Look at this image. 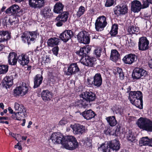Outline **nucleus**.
<instances>
[{
    "label": "nucleus",
    "mask_w": 152,
    "mask_h": 152,
    "mask_svg": "<svg viewBox=\"0 0 152 152\" xmlns=\"http://www.w3.org/2000/svg\"><path fill=\"white\" fill-rule=\"evenodd\" d=\"M38 34L37 31H26L22 33L21 38L23 42L29 45L35 42Z\"/></svg>",
    "instance_id": "nucleus-1"
},
{
    "label": "nucleus",
    "mask_w": 152,
    "mask_h": 152,
    "mask_svg": "<svg viewBox=\"0 0 152 152\" xmlns=\"http://www.w3.org/2000/svg\"><path fill=\"white\" fill-rule=\"evenodd\" d=\"M138 126L148 132H152V121L146 118L141 117L136 123Z\"/></svg>",
    "instance_id": "nucleus-2"
},
{
    "label": "nucleus",
    "mask_w": 152,
    "mask_h": 152,
    "mask_svg": "<svg viewBox=\"0 0 152 152\" xmlns=\"http://www.w3.org/2000/svg\"><path fill=\"white\" fill-rule=\"evenodd\" d=\"M28 88L26 83H22L21 85L16 87L14 90L13 95L15 97L19 96L20 95L21 96H23L28 93Z\"/></svg>",
    "instance_id": "nucleus-3"
},
{
    "label": "nucleus",
    "mask_w": 152,
    "mask_h": 152,
    "mask_svg": "<svg viewBox=\"0 0 152 152\" xmlns=\"http://www.w3.org/2000/svg\"><path fill=\"white\" fill-rule=\"evenodd\" d=\"M107 18L104 15L98 17L96 20L95 28L97 31H102L107 24Z\"/></svg>",
    "instance_id": "nucleus-4"
},
{
    "label": "nucleus",
    "mask_w": 152,
    "mask_h": 152,
    "mask_svg": "<svg viewBox=\"0 0 152 152\" xmlns=\"http://www.w3.org/2000/svg\"><path fill=\"white\" fill-rule=\"evenodd\" d=\"M147 75V72L142 67H136L133 71L132 76L133 80H138L140 78L143 79Z\"/></svg>",
    "instance_id": "nucleus-5"
},
{
    "label": "nucleus",
    "mask_w": 152,
    "mask_h": 152,
    "mask_svg": "<svg viewBox=\"0 0 152 152\" xmlns=\"http://www.w3.org/2000/svg\"><path fill=\"white\" fill-rule=\"evenodd\" d=\"M14 108L15 111H18L17 113L19 121L21 120L22 119L27 116L26 109L23 105L20 104L17 102H15Z\"/></svg>",
    "instance_id": "nucleus-6"
},
{
    "label": "nucleus",
    "mask_w": 152,
    "mask_h": 152,
    "mask_svg": "<svg viewBox=\"0 0 152 152\" xmlns=\"http://www.w3.org/2000/svg\"><path fill=\"white\" fill-rule=\"evenodd\" d=\"M77 38L79 42L88 44L90 42V35L86 31H81L77 35Z\"/></svg>",
    "instance_id": "nucleus-7"
},
{
    "label": "nucleus",
    "mask_w": 152,
    "mask_h": 152,
    "mask_svg": "<svg viewBox=\"0 0 152 152\" xmlns=\"http://www.w3.org/2000/svg\"><path fill=\"white\" fill-rule=\"evenodd\" d=\"M81 96L89 106L91 105V102L95 100L96 97L94 93L90 91H85L81 94Z\"/></svg>",
    "instance_id": "nucleus-8"
},
{
    "label": "nucleus",
    "mask_w": 152,
    "mask_h": 152,
    "mask_svg": "<svg viewBox=\"0 0 152 152\" xmlns=\"http://www.w3.org/2000/svg\"><path fill=\"white\" fill-rule=\"evenodd\" d=\"M149 42L147 38L142 37L139 38L138 44L139 50L145 51L147 50L149 48Z\"/></svg>",
    "instance_id": "nucleus-9"
},
{
    "label": "nucleus",
    "mask_w": 152,
    "mask_h": 152,
    "mask_svg": "<svg viewBox=\"0 0 152 152\" xmlns=\"http://www.w3.org/2000/svg\"><path fill=\"white\" fill-rule=\"evenodd\" d=\"M74 36L73 32L70 30H66L60 34L59 37L64 42H66Z\"/></svg>",
    "instance_id": "nucleus-10"
},
{
    "label": "nucleus",
    "mask_w": 152,
    "mask_h": 152,
    "mask_svg": "<svg viewBox=\"0 0 152 152\" xmlns=\"http://www.w3.org/2000/svg\"><path fill=\"white\" fill-rule=\"evenodd\" d=\"M91 47L89 45H86L80 48L79 50L77 51L76 53L81 57V59L84 58L85 56L89 55L91 51Z\"/></svg>",
    "instance_id": "nucleus-11"
},
{
    "label": "nucleus",
    "mask_w": 152,
    "mask_h": 152,
    "mask_svg": "<svg viewBox=\"0 0 152 152\" xmlns=\"http://www.w3.org/2000/svg\"><path fill=\"white\" fill-rule=\"evenodd\" d=\"M64 137V136L61 133L55 132L52 134L50 139L54 144H61L62 145Z\"/></svg>",
    "instance_id": "nucleus-12"
},
{
    "label": "nucleus",
    "mask_w": 152,
    "mask_h": 152,
    "mask_svg": "<svg viewBox=\"0 0 152 152\" xmlns=\"http://www.w3.org/2000/svg\"><path fill=\"white\" fill-rule=\"evenodd\" d=\"M128 7L125 4H121L117 6L114 9L115 15H124L128 12Z\"/></svg>",
    "instance_id": "nucleus-13"
},
{
    "label": "nucleus",
    "mask_w": 152,
    "mask_h": 152,
    "mask_svg": "<svg viewBox=\"0 0 152 152\" xmlns=\"http://www.w3.org/2000/svg\"><path fill=\"white\" fill-rule=\"evenodd\" d=\"M134 92H136L134 94L136 99L135 100H136L137 103L138 102V104H135V106L137 108L142 109L143 108L142 94L141 91H134Z\"/></svg>",
    "instance_id": "nucleus-14"
},
{
    "label": "nucleus",
    "mask_w": 152,
    "mask_h": 152,
    "mask_svg": "<svg viewBox=\"0 0 152 152\" xmlns=\"http://www.w3.org/2000/svg\"><path fill=\"white\" fill-rule=\"evenodd\" d=\"M108 142L109 146L112 152L118 151L120 149L121 144L118 139H115Z\"/></svg>",
    "instance_id": "nucleus-15"
},
{
    "label": "nucleus",
    "mask_w": 152,
    "mask_h": 152,
    "mask_svg": "<svg viewBox=\"0 0 152 152\" xmlns=\"http://www.w3.org/2000/svg\"><path fill=\"white\" fill-rule=\"evenodd\" d=\"M84 65L88 66H92L94 64L95 61H96V58L94 57H91L89 55H87L84 57V58L81 59Z\"/></svg>",
    "instance_id": "nucleus-16"
},
{
    "label": "nucleus",
    "mask_w": 152,
    "mask_h": 152,
    "mask_svg": "<svg viewBox=\"0 0 152 152\" xmlns=\"http://www.w3.org/2000/svg\"><path fill=\"white\" fill-rule=\"evenodd\" d=\"M45 0H29V6L34 8H40L45 5Z\"/></svg>",
    "instance_id": "nucleus-17"
},
{
    "label": "nucleus",
    "mask_w": 152,
    "mask_h": 152,
    "mask_svg": "<svg viewBox=\"0 0 152 152\" xmlns=\"http://www.w3.org/2000/svg\"><path fill=\"white\" fill-rule=\"evenodd\" d=\"M29 55L28 53H22L18 56V61L20 65L24 66L28 64L29 62Z\"/></svg>",
    "instance_id": "nucleus-18"
},
{
    "label": "nucleus",
    "mask_w": 152,
    "mask_h": 152,
    "mask_svg": "<svg viewBox=\"0 0 152 152\" xmlns=\"http://www.w3.org/2000/svg\"><path fill=\"white\" fill-rule=\"evenodd\" d=\"M142 9L141 2L137 0H134L131 2V10L134 13H138Z\"/></svg>",
    "instance_id": "nucleus-19"
},
{
    "label": "nucleus",
    "mask_w": 152,
    "mask_h": 152,
    "mask_svg": "<svg viewBox=\"0 0 152 152\" xmlns=\"http://www.w3.org/2000/svg\"><path fill=\"white\" fill-rule=\"evenodd\" d=\"M72 129L75 134H81L85 131V127L78 124H74Z\"/></svg>",
    "instance_id": "nucleus-20"
},
{
    "label": "nucleus",
    "mask_w": 152,
    "mask_h": 152,
    "mask_svg": "<svg viewBox=\"0 0 152 152\" xmlns=\"http://www.w3.org/2000/svg\"><path fill=\"white\" fill-rule=\"evenodd\" d=\"M135 58H137V56L135 55L130 53L125 56L122 60L125 64H131L135 61Z\"/></svg>",
    "instance_id": "nucleus-21"
},
{
    "label": "nucleus",
    "mask_w": 152,
    "mask_h": 152,
    "mask_svg": "<svg viewBox=\"0 0 152 152\" xmlns=\"http://www.w3.org/2000/svg\"><path fill=\"white\" fill-rule=\"evenodd\" d=\"M17 54L15 52H10L8 56V62L10 65L14 66L16 64L18 61V58H17Z\"/></svg>",
    "instance_id": "nucleus-22"
},
{
    "label": "nucleus",
    "mask_w": 152,
    "mask_h": 152,
    "mask_svg": "<svg viewBox=\"0 0 152 152\" xmlns=\"http://www.w3.org/2000/svg\"><path fill=\"white\" fill-rule=\"evenodd\" d=\"M81 114L84 118L87 120H91L96 115V114L91 109L86 110Z\"/></svg>",
    "instance_id": "nucleus-23"
},
{
    "label": "nucleus",
    "mask_w": 152,
    "mask_h": 152,
    "mask_svg": "<svg viewBox=\"0 0 152 152\" xmlns=\"http://www.w3.org/2000/svg\"><path fill=\"white\" fill-rule=\"evenodd\" d=\"M94 86L96 88L100 87L102 83V79L100 73H96L93 77Z\"/></svg>",
    "instance_id": "nucleus-24"
},
{
    "label": "nucleus",
    "mask_w": 152,
    "mask_h": 152,
    "mask_svg": "<svg viewBox=\"0 0 152 152\" xmlns=\"http://www.w3.org/2000/svg\"><path fill=\"white\" fill-rule=\"evenodd\" d=\"M11 32L8 31H0V42H7L11 37Z\"/></svg>",
    "instance_id": "nucleus-25"
},
{
    "label": "nucleus",
    "mask_w": 152,
    "mask_h": 152,
    "mask_svg": "<svg viewBox=\"0 0 152 152\" xmlns=\"http://www.w3.org/2000/svg\"><path fill=\"white\" fill-rule=\"evenodd\" d=\"M86 100L83 99L76 100L75 102L71 103V105L75 106L77 108H81L82 107L85 108L86 107L89 106L87 104Z\"/></svg>",
    "instance_id": "nucleus-26"
},
{
    "label": "nucleus",
    "mask_w": 152,
    "mask_h": 152,
    "mask_svg": "<svg viewBox=\"0 0 152 152\" xmlns=\"http://www.w3.org/2000/svg\"><path fill=\"white\" fill-rule=\"evenodd\" d=\"M43 79L42 74V75L38 74L36 75L34 78L33 88H35L39 87L42 83Z\"/></svg>",
    "instance_id": "nucleus-27"
},
{
    "label": "nucleus",
    "mask_w": 152,
    "mask_h": 152,
    "mask_svg": "<svg viewBox=\"0 0 152 152\" xmlns=\"http://www.w3.org/2000/svg\"><path fill=\"white\" fill-rule=\"evenodd\" d=\"M41 94L42 99L45 101L50 100L53 95V93L48 90H43Z\"/></svg>",
    "instance_id": "nucleus-28"
},
{
    "label": "nucleus",
    "mask_w": 152,
    "mask_h": 152,
    "mask_svg": "<svg viewBox=\"0 0 152 152\" xmlns=\"http://www.w3.org/2000/svg\"><path fill=\"white\" fill-rule=\"evenodd\" d=\"M1 84L3 87L6 88H10L13 84V81L12 78L9 76H6L2 80Z\"/></svg>",
    "instance_id": "nucleus-29"
},
{
    "label": "nucleus",
    "mask_w": 152,
    "mask_h": 152,
    "mask_svg": "<svg viewBox=\"0 0 152 152\" xmlns=\"http://www.w3.org/2000/svg\"><path fill=\"white\" fill-rule=\"evenodd\" d=\"M64 5L60 2L56 3L54 6L53 12L55 13L60 14L63 12Z\"/></svg>",
    "instance_id": "nucleus-30"
},
{
    "label": "nucleus",
    "mask_w": 152,
    "mask_h": 152,
    "mask_svg": "<svg viewBox=\"0 0 152 152\" xmlns=\"http://www.w3.org/2000/svg\"><path fill=\"white\" fill-rule=\"evenodd\" d=\"M12 15L20 17L23 14V11L20 10L19 7L17 5L11 6Z\"/></svg>",
    "instance_id": "nucleus-31"
},
{
    "label": "nucleus",
    "mask_w": 152,
    "mask_h": 152,
    "mask_svg": "<svg viewBox=\"0 0 152 152\" xmlns=\"http://www.w3.org/2000/svg\"><path fill=\"white\" fill-rule=\"evenodd\" d=\"M51 12V10L50 8L45 7L41 10L40 14L43 17L47 18L52 16Z\"/></svg>",
    "instance_id": "nucleus-32"
},
{
    "label": "nucleus",
    "mask_w": 152,
    "mask_h": 152,
    "mask_svg": "<svg viewBox=\"0 0 152 152\" xmlns=\"http://www.w3.org/2000/svg\"><path fill=\"white\" fill-rule=\"evenodd\" d=\"M59 38L54 37L48 39L47 42L48 46L51 47H53L55 46H57L60 42Z\"/></svg>",
    "instance_id": "nucleus-33"
},
{
    "label": "nucleus",
    "mask_w": 152,
    "mask_h": 152,
    "mask_svg": "<svg viewBox=\"0 0 152 152\" xmlns=\"http://www.w3.org/2000/svg\"><path fill=\"white\" fill-rule=\"evenodd\" d=\"M70 142L68 144L64 146V148L66 149L72 150L78 147V144L76 139Z\"/></svg>",
    "instance_id": "nucleus-34"
},
{
    "label": "nucleus",
    "mask_w": 152,
    "mask_h": 152,
    "mask_svg": "<svg viewBox=\"0 0 152 152\" xmlns=\"http://www.w3.org/2000/svg\"><path fill=\"white\" fill-rule=\"evenodd\" d=\"M120 55L116 49L112 50L111 51L110 59L113 61H116L119 58Z\"/></svg>",
    "instance_id": "nucleus-35"
},
{
    "label": "nucleus",
    "mask_w": 152,
    "mask_h": 152,
    "mask_svg": "<svg viewBox=\"0 0 152 152\" xmlns=\"http://www.w3.org/2000/svg\"><path fill=\"white\" fill-rule=\"evenodd\" d=\"M118 25L114 23L112 25L110 31L109 32L111 37H115L118 34Z\"/></svg>",
    "instance_id": "nucleus-36"
},
{
    "label": "nucleus",
    "mask_w": 152,
    "mask_h": 152,
    "mask_svg": "<svg viewBox=\"0 0 152 152\" xmlns=\"http://www.w3.org/2000/svg\"><path fill=\"white\" fill-rule=\"evenodd\" d=\"M150 139L148 137H142L139 141V144L141 146H149L150 144Z\"/></svg>",
    "instance_id": "nucleus-37"
},
{
    "label": "nucleus",
    "mask_w": 152,
    "mask_h": 152,
    "mask_svg": "<svg viewBox=\"0 0 152 152\" xmlns=\"http://www.w3.org/2000/svg\"><path fill=\"white\" fill-rule=\"evenodd\" d=\"M128 31L130 34H137L140 32L139 28L134 26H129L128 29Z\"/></svg>",
    "instance_id": "nucleus-38"
},
{
    "label": "nucleus",
    "mask_w": 152,
    "mask_h": 152,
    "mask_svg": "<svg viewBox=\"0 0 152 152\" xmlns=\"http://www.w3.org/2000/svg\"><path fill=\"white\" fill-rule=\"evenodd\" d=\"M76 138L72 136H64L63 140V142H62V145L64 147V146L68 144L70 142H71L75 140Z\"/></svg>",
    "instance_id": "nucleus-39"
},
{
    "label": "nucleus",
    "mask_w": 152,
    "mask_h": 152,
    "mask_svg": "<svg viewBox=\"0 0 152 152\" xmlns=\"http://www.w3.org/2000/svg\"><path fill=\"white\" fill-rule=\"evenodd\" d=\"M47 68L46 69L48 70L47 71L48 72V78L50 80L51 79L53 80L54 78V76L53 75V73H55L56 70V67H54L52 68L50 67H46Z\"/></svg>",
    "instance_id": "nucleus-40"
},
{
    "label": "nucleus",
    "mask_w": 152,
    "mask_h": 152,
    "mask_svg": "<svg viewBox=\"0 0 152 152\" xmlns=\"http://www.w3.org/2000/svg\"><path fill=\"white\" fill-rule=\"evenodd\" d=\"M69 13L68 12L64 11L61 13L57 17L64 21V23L67 20L68 18Z\"/></svg>",
    "instance_id": "nucleus-41"
},
{
    "label": "nucleus",
    "mask_w": 152,
    "mask_h": 152,
    "mask_svg": "<svg viewBox=\"0 0 152 152\" xmlns=\"http://www.w3.org/2000/svg\"><path fill=\"white\" fill-rule=\"evenodd\" d=\"M106 120L110 126H115L117 124L115 116L108 117L106 118Z\"/></svg>",
    "instance_id": "nucleus-42"
},
{
    "label": "nucleus",
    "mask_w": 152,
    "mask_h": 152,
    "mask_svg": "<svg viewBox=\"0 0 152 152\" xmlns=\"http://www.w3.org/2000/svg\"><path fill=\"white\" fill-rule=\"evenodd\" d=\"M135 93L136 92H134V91H130L129 94L128 99L131 103L135 106V104H138V102L137 103L136 100H135L136 99L134 96Z\"/></svg>",
    "instance_id": "nucleus-43"
},
{
    "label": "nucleus",
    "mask_w": 152,
    "mask_h": 152,
    "mask_svg": "<svg viewBox=\"0 0 152 152\" xmlns=\"http://www.w3.org/2000/svg\"><path fill=\"white\" fill-rule=\"evenodd\" d=\"M18 17V16H17L15 15H11L10 16L8 21H7V18L5 17L4 19L5 20L6 25H7V24H9L8 23H9L11 25H12L13 23L15 22L16 17Z\"/></svg>",
    "instance_id": "nucleus-44"
},
{
    "label": "nucleus",
    "mask_w": 152,
    "mask_h": 152,
    "mask_svg": "<svg viewBox=\"0 0 152 152\" xmlns=\"http://www.w3.org/2000/svg\"><path fill=\"white\" fill-rule=\"evenodd\" d=\"M127 139L128 141L131 142H135V137L134 136V133L132 132H129L127 134Z\"/></svg>",
    "instance_id": "nucleus-45"
},
{
    "label": "nucleus",
    "mask_w": 152,
    "mask_h": 152,
    "mask_svg": "<svg viewBox=\"0 0 152 152\" xmlns=\"http://www.w3.org/2000/svg\"><path fill=\"white\" fill-rule=\"evenodd\" d=\"M86 10L85 7L82 6H80L79 8L76 15L77 18H79L84 13Z\"/></svg>",
    "instance_id": "nucleus-46"
},
{
    "label": "nucleus",
    "mask_w": 152,
    "mask_h": 152,
    "mask_svg": "<svg viewBox=\"0 0 152 152\" xmlns=\"http://www.w3.org/2000/svg\"><path fill=\"white\" fill-rule=\"evenodd\" d=\"M114 111L116 114L119 113L120 115H122L123 113V110L120 106H116L114 107Z\"/></svg>",
    "instance_id": "nucleus-47"
},
{
    "label": "nucleus",
    "mask_w": 152,
    "mask_h": 152,
    "mask_svg": "<svg viewBox=\"0 0 152 152\" xmlns=\"http://www.w3.org/2000/svg\"><path fill=\"white\" fill-rule=\"evenodd\" d=\"M142 9L147 8L149 7L150 3L148 0H142Z\"/></svg>",
    "instance_id": "nucleus-48"
},
{
    "label": "nucleus",
    "mask_w": 152,
    "mask_h": 152,
    "mask_svg": "<svg viewBox=\"0 0 152 152\" xmlns=\"http://www.w3.org/2000/svg\"><path fill=\"white\" fill-rule=\"evenodd\" d=\"M55 21L57 22L56 25L58 27L61 26L63 25V23H64V21L57 17L55 19Z\"/></svg>",
    "instance_id": "nucleus-49"
},
{
    "label": "nucleus",
    "mask_w": 152,
    "mask_h": 152,
    "mask_svg": "<svg viewBox=\"0 0 152 152\" xmlns=\"http://www.w3.org/2000/svg\"><path fill=\"white\" fill-rule=\"evenodd\" d=\"M87 84L88 86L91 87L94 86L93 83V78H88L87 80Z\"/></svg>",
    "instance_id": "nucleus-50"
},
{
    "label": "nucleus",
    "mask_w": 152,
    "mask_h": 152,
    "mask_svg": "<svg viewBox=\"0 0 152 152\" xmlns=\"http://www.w3.org/2000/svg\"><path fill=\"white\" fill-rule=\"evenodd\" d=\"M9 67H0V74H4L7 73Z\"/></svg>",
    "instance_id": "nucleus-51"
},
{
    "label": "nucleus",
    "mask_w": 152,
    "mask_h": 152,
    "mask_svg": "<svg viewBox=\"0 0 152 152\" xmlns=\"http://www.w3.org/2000/svg\"><path fill=\"white\" fill-rule=\"evenodd\" d=\"M114 3V0H107L105 6L107 7H111L113 5Z\"/></svg>",
    "instance_id": "nucleus-52"
},
{
    "label": "nucleus",
    "mask_w": 152,
    "mask_h": 152,
    "mask_svg": "<svg viewBox=\"0 0 152 152\" xmlns=\"http://www.w3.org/2000/svg\"><path fill=\"white\" fill-rule=\"evenodd\" d=\"M73 68L74 67H68L67 71L66 73V75H69L74 74V72L73 71Z\"/></svg>",
    "instance_id": "nucleus-53"
},
{
    "label": "nucleus",
    "mask_w": 152,
    "mask_h": 152,
    "mask_svg": "<svg viewBox=\"0 0 152 152\" xmlns=\"http://www.w3.org/2000/svg\"><path fill=\"white\" fill-rule=\"evenodd\" d=\"M59 48L57 46L54 47L52 50V52L53 54L57 56L58 53Z\"/></svg>",
    "instance_id": "nucleus-54"
},
{
    "label": "nucleus",
    "mask_w": 152,
    "mask_h": 152,
    "mask_svg": "<svg viewBox=\"0 0 152 152\" xmlns=\"http://www.w3.org/2000/svg\"><path fill=\"white\" fill-rule=\"evenodd\" d=\"M67 121L66 119L63 118L58 123V125L61 126H63L66 124Z\"/></svg>",
    "instance_id": "nucleus-55"
},
{
    "label": "nucleus",
    "mask_w": 152,
    "mask_h": 152,
    "mask_svg": "<svg viewBox=\"0 0 152 152\" xmlns=\"http://www.w3.org/2000/svg\"><path fill=\"white\" fill-rule=\"evenodd\" d=\"M94 52L96 57L98 58L100 56L102 52L101 50L98 49H96L94 50Z\"/></svg>",
    "instance_id": "nucleus-56"
},
{
    "label": "nucleus",
    "mask_w": 152,
    "mask_h": 152,
    "mask_svg": "<svg viewBox=\"0 0 152 152\" xmlns=\"http://www.w3.org/2000/svg\"><path fill=\"white\" fill-rule=\"evenodd\" d=\"M18 77L17 73L16 72H15L13 71V72H11V75L10 76H9L10 77L12 78V80L13 81V79L16 78Z\"/></svg>",
    "instance_id": "nucleus-57"
},
{
    "label": "nucleus",
    "mask_w": 152,
    "mask_h": 152,
    "mask_svg": "<svg viewBox=\"0 0 152 152\" xmlns=\"http://www.w3.org/2000/svg\"><path fill=\"white\" fill-rule=\"evenodd\" d=\"M87 148H91L92 147V144L90 140H88L85 142Z\"/></svg>",
    "instance_id": "nucleus-58"
},
{
    "label": "nucleus",
    "mask_w": 152,
    "mask_h": 152,
    "mask_svg": "<svg viewBox=\"0 0 152 152\" xmlns=\"http://www.w3.org/2000/svg\"><path fill=\"white\" fill-rule=\"evenodd\" d=\"M12 118L14 120H17L19 121V119L18 118V115L17 112H14L12 114Z\"/></svg>",
    "instance_id": "nucleus-59"
},
{
    "label": "nucleus",
    "mask_w": 152,
    "mask_h": 152,
    "mask_svg": "<svg viewBox=\"0 0 152 152\" xmlns=\"http://www.w3.org/2000/svg\"><path fill=\"white\" fill-rule=\"evenodd\" d=\"M120 129L121 126L119 125H118L116 127V129L115 131V133L117 134L119 133Z\"/></svg>",
    "instance_id": "nucleus-60"
},
{
    "label": "nucleus",
    "mask_w": 152,
    "mask_h": 152,
    "mask_svg": "<svg viewBox=\"0 0 152 152\" xmlns=\"http://www.w3.org/2000/svg\"><path fill=\"white\" fill-rule=\"evenodd\" d=\"M5 12L7 14H10L11 13L12 14L11 6L7 9L6 10Z\"/></svg>",
    "instance_id": "nucleus-61"
},
{
    "label": "nucleus",
    "mask_w": 152,
    "mask_h": 152,
    "mask_svg": "<svg viewBox=\"0 0 152 152\" xmlns=\"http://www.w3.org/2000/svg\"><path fill=\"white\" fill-rule=\"evenodd\" d=\"M119 76L120 79L121 80H123L124 78V73L123 72L121 73H120L119 74Z\"/></svg>",
    "instance_id": "nucleus-62"
},
{
    "label": "nucleus",
    "mask_w": 152,
    "mask_h": 152,
    "mask_svg": "<svg viewBox=\"0 0 152 152\" xmlns=\"http://www.w3.org/2000/svg\"><path fill=\"white\" fill-rule=\"evenodd\" d=\"M117 72L119 73V74L120 73H121L123 72L122 69L121 68L119 67H117Z\"/></svg>",
    "instance_id": "nucleus-63"
},
{
    "label": "nucleus",
    "mask_w": 152,
    "mask_h": 152,
    "mask_svg": "<svg viewBox=\"0 0 152 152\" xmlns=\"http://www.w3.org/2000/svg\"><path fill=\"white\" fill-rule=\"evenodd\" d=\"M8 111L9 112V113L10 114L13 113L14 112H13V110L12 109L11 107H9L8 108Z\"/></svg>",
    "instance_id": "nucleus-64"
}]
</instances>
